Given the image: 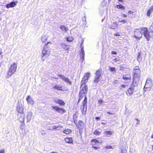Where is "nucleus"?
Instances as JSON below:
<instances>
[{
    "label": "nucleus",
    "instance_id": "nucleus-43",
    "mask_svg": "<svg viewBox=\"0 0 153 153\" xmlns=\"http://www.w3.org/2000/svg\"><path fill=\"white\" fill-rule=\"evenodd\" d=\"M95 119L97 121L100 120V117H95Z\"/></svg>",
    "mask_w": 153,
    "mask_h": 153
},
{
    "label": "nucleus",
    "instance_id": "nucleus-50",
    "mask_svg": "<svg viewBox=\"0 0 153 153\" xmlns=\"http://www.w3.org/2000/svg\"><path fill=\"white\" fill-rule=\"evenodd\" d=\"M111 53L112 54H117V53L115 51H112L111 52Z\"/></svg>",
    "mask_w": 153,
    "mask_h": 153
},
{
    "label": "nucleus",
    "instance_id": "nucleus-6",
    "mask_svg": "<svg viewBox=\"0 0 153 153\" xmlns=\"http://www.w3.org/2000/svg\"><path fill=\"white\" fill-rule=\"evenodd\" d=\"M90 73H86L85 74L81 82V87L87 82L88 79L90 78Z\"/></svg>",
    "mask_w": 153,
    "mask_h": 153
},
{
    "label": "nucleus",
    "instance_id": "nucleus-48",
    "mask_svg": "<svg viewBox=\"0 0 153 153\" xmlns=\"http://www.w3.org/2000/svg\"><path fill=\"white\" fill-rule=\"evenodd\" d=\"M127 15L125 14H123L122 15V17L123 18H126L127 17Z\"/></svg>",
    "mask_w": 153,
    "mask_h": 153
},
{
    "label": "nucleus",
    "instance_id": "nucleus-31",
    "mask_svg": "<svg viewBox=\"0 0 153 153\" xmlns=\"http://www.w3.org/2000/svg\"><path fill=\"white\" fill-rule=\"evenodd\" d=\"M93 134L96 135H98L101 134V132L98 129H97L94 131Z\"/></svg>",
    "mask_w": 153,
    "mask_h": 153
},
{
    "label": "nucleus",
    "instance_id": "nucleus-58",
    "mask_svg": "<svg viewBox=\"0 0 153 153\" xmlns=\"http://www.w3.org/2000/svg\"><path fill=\"white\" fill-rule=\"evenodd\" d=\"M151 7L153 8V5Z\"/></svg>",
    "mask_w": 153,
    "mask_h": 153
},
{
    "label": "nucleus",
    "instance_id": "nucleus-21",
    "mask_svg": "<svg viewBox=\"0 0 153 153\" xmlns=\"http://www.w3.org/2000/svg\"><path fill=\"white\" fill-rule=\"evenodd\" d=\"M80 55L82 61H83L84 60V56L85 55L84 52L83 48L82 47L81 49V51L80 53Z\"/></svg>",
    "mask_w": 153,
    "mask_h": 153
},
{
    "label": "nucleus",
    "instance_id": "nucleus-4",
    "mask_svg": "<svg viewBox=\"0 0 153 153\" xmlns=\"http://www.w3.org/2000/svg\"><path fill=\"white\" fill-rule=\"evenodd\" d=\"M133 78L134 79L138 80L140 76L141 71L139 66H135L134 69Z\"/></svg>",
    "mask_w": 153,
    "mask_h": 153
},
{
    "label": "nucleus",
    "instance_id": "nucleus-2",
    "mask_svg": "<svg viewBox=\"0 0 153 153\" xmlns=\"http://www.w3.org/2000/svg\"><path fill=\"white\" fill-rule=\"evenodd\" d=\"M88 90V88L87 86L85 85L80 90L79 94L78 103L83 98H84V99L83 100H86V101H87V98L86 95L87 93Z\"/></svg>",
    "mask_w": 153,
    "mask_h": 153
},
{
    "label": "nucleus",
    "instance_id": "nucleus-32",
    "mask_svg": "<svg viewBox=\"0 0 153 153\" xmlns=\"http://www.w3.org/2000/svg\"><path fill=\"white\" fill-rule=\"evenodd\" d=\"M67 41L69 42H72L74 40V38L72 37H67L66 38Z\"/></svg>",
    "mask_w": 153,
    "mask_h": 153
},
{
    "label": "nucleus",
    "instance_id": "nucleus-36",
    "mask_svg": "<svg viewBox=\"0 0 153 153\" xmlns=\"http://www.w3.org/2000/svg\"><path fill=\"white\" fill-rule=\"evenodd\" d=\"M100 78L96 76L94 81V83H97L100 81Z\"/></svg>",
    "mask_w": 153,
    "mask_h": 153
},
{
    "label": "nucleus",
    "instance_id": "nucleus-19",
    "mask_svg": "<svg viewBox=\"0 0 153 153\" xmlns=\"http://www.w3.org/2000/svg\"><path fill=\"white\" fill-rule=\"evenodd\" d=\"M65 140L67 143H73V139L71 137H66L65 138Z\"/></svg>",
    "mask_w": 153,
    "mask_h": 153
},
{
    "label": "nucleus",
    "instance_id": "nucleus-39",
    "mask_svg": "<svg viewBox=\"0 0 153 153\" xmlns=\"http://www.w3.org/2000/svg\"><path fill=\"white\" fill-rule=\"evenodd\" d=\"M119 22H120L122 24H124L126 23L127 21L126 20L123 19L120 21Z\"/></svg>",
    "mask_w": 153,
    "mask_h": 153
},
{
    "label": "nucleus",
    "instance_id": "nucleus-12",
    "mask_svg": "<svg viewBox=\"0 0 153 153\" xmlns=\"http://www.w3.org/2000/svg\"><path fill=\"white\" fill-rule=\"evenodd\" d=\"M134 91V88L133 87H130L128 88L126 91V93L128 96L132 95Z\"/></svg>",
    "mask_w": 153,
    "mask_h": 153
},
{
    "label": "nucleus",
    "instance_id": "nucleus-25",
    "mask_svg": "<svg viewBox=\"0 0 153 153\" xmlns=\"http://www.w3.org/2000/svg\"><path fill=\"white\" fill-rule=\"evenodd\" d=\"M60 28L62 31L65 32H67L68 30V29L67 27L63 25H61L60 27Z\"/></svg>",
    "mask_w": 153,
    "mask_h": 153
},
{
    "label": "nucleus",
    "instance_id": "nucleus-22",
    "mask_svg": "<svg viewBox=\"0 0 153 153\" xmlns=\"http://www.w3.org/2000/svg\"><path fill=\"white\" fill-rule=\"evenodd\" d=\"M24 114H21L20 117H19L18 120L22 123H23L24 122Z\"/></svg>",
    "mask_w": 153,
    "mask_h": 153
},
{
    "label": "nucleus",
    "instance_id": "nucleus-51",
    "mask_svg": "<svg viewBox=\"0 0 153 153\" xmlns=\"http://www.w3.org/2000/svg\"><path fill=\"white\" fill-rule=\"evenodd\" d=\"M136 120H137V124H138L140 122L139 120L137 119H136Z\"/></svg>",
    "mask_w": 153,
    "mask_h": 153
},
{
    "label": "nucleus",
    "instance_id": "nucleus-29",
    "mask_svg": "<svg viewBox=\"0 0 153 153\" xmlns=\"http://www.w3.org/2000/svg\"><path fill=\"white\" fill-rule=\"evenodd\" d=\"M26 100L27 101L28 103H30L32 102H33V101L32 99L30 98V97L29 95L27 96L26 98Z\"/></svg>",
    "mask_w": 153,
    "mask_h": 153
},
{
    "label": "nucleus",
    "instance_id": "nucleus-46",
    "mask_svg": "<svg viewBox=\"0 0 153 153\" xmlns=\"http://www.w3.org/2000/svg\"><path fill=\"white\" fill-rule=\"evenodd\" d=\"M107 113L111 115L114 114V111H112V112H111L110 111H108L107 112Z\"/></svg>",
    "mask_w": 153,
    "mask_h": 153
},
{
    "label": "nucleus",
    "instance_id": "nucleus-28",
    "mask_svg": "<svg viewBox=\"0 0 153 153\" xmlns=\"http://www.w3.org/2000/svg\"><path fill=\"white\" fill-rule=\"evenodd\" d=\"M63 132L66 134H68L71 132V130L69 129L66 128L63 130Z\"/></svg>",
    "mask_w": 153,
    "mask_h": 153
},
{
    "label": "nucleus",
    "instance_id": "nucleus-13",
    "mask_svg": "<svg viewBox=\"0 0 153 153\" xmlns=\"http://www.w3.org/2000/svg\"><path fill=\"white\" fill-rule=\"evenodd\" d=\"M17 1H12L6 4V7L7 8H12L15 7L16 5Z\"/></svg>",
    "mask_w": 153,
    "mask_h": 153
},
{
    "label": "nucleus",
    "instance_id": "nucleus-44",
    "mask_svg": "<svg viewBox=\"0 0 153 153\" xmlns=\"http://www.w3.org/2000/svg\"><path fill=\"white\" fill-rule=\"evenodd\" d=\"M107 149H112V146H106V147Z\"/></svg>",
    "mask_w": 153,
    "mask_h": 153
},
{
    "label": "nucleus",
    "instance_id": "nucleus-26",
    "mask_svg": "<svg viewBox=\"0 0 153 153\" xmlns=\"http://www.w3.org/2000/svg\"><path fill=\"white\" fill-rule=\"evenodd\" d=\"M153 11V8L152 7H150L147 11L146 15L148 16H149L152 11Z\"/></svg>",
    "mask_w": 153,
    "mask_h": 153
},
{
    "label": "nucleus",
    "instance_id": "nucleus-11",
    "mask_svg": "<svg viewBox=\"0 0 153 153\" xmlns=\"http://www.w3.org/2000/svg\"><path fill=\"white\" fill-rule=\"evenodd\" d=\"M54 102L55 103L58 104L60 106H64L65 104V103L63 100L59 99L54 100Z\"/></svg>",
    "mask_w": 153,
    "mask_h": 153
},
{
    "label": "nucleus",
    "instance_id": "nucleus-16",
    "mask_svg": "<svg viewBox=\"0 0 153 153\" xmlns=\"http://www.w3.org/2000/svg\"><path fill=\"white\" fill-rule=\"evenodd\" d=\"M123 79L125 80H131V75L129 74H127L123 75L122 77Z\"/></svg>",
    "mask_w": 153,
    "mask_h": 153
},
{
    "label": "nucleus",
    "instance_id": "nucleus-37",
    "mask_svg": "<svg viewBox=\"0 0 153 153\" xmlns=\"http://www.w3.org/2000/svg\"><path fill=\"white\" fill-rule=\"evenodd\" d=\"M104 102V101L102 99H100L98 101V103L100 105H102Z\"/></svg>",
    "mask_w": 153,
    "mask_h": 153
},
{
    "label": "nucleus",
    "instance_id": "nucleus-54",
    "mask_svg": "<svg viewBox=\"0 0 153 153\" xmlns=\"http://www.w3.org/2000/svg\"><path fill=\"white\" fill-rule=\"evenodd\" d=\"M118 1H120V2H123V0H118Z\"/></svg>",
    "mask_w": 153,
    "mask_h": 153
},
{
    "label": "nucleus",
    "instance_id": "nucleus-59",
    "mask_svg": "<svg viewBox=\"0 0 153 153\" xmlns=\"http://www.w3.org/2000/svg\"><path fill=\"white\" fill-rule=\"evenodd\" d=\"M152 25H153V22L152 23Z\"/></svg>",
    "mask_w": 153,
    "mask_h": 153
},
{
    "label": "nucleus",
    "instance_id": "nucleus-20",
    "mask_svg": "<svg viewBox=\"0 0 153 153\" xmlns=\"http://www.w3.org/2000/svg\"><path fill=\"white\" fill-rule=\"evenodd\" d=\"M150 38L152 37L153 36V25H152L150 26L149 29Z\"/></svg>",
    "mask_w": 153,
    "mask_h": 153
},
{
    "label": "nucleus",
    "instance_id": "nucleus-34",
    "mask_svg": "<svg viewBox=\"0 0 153 153\" xmlns=\"http://www.w3.org/2000/svg\"><path fill=\"white\" fill-rule=\"evenodd\" d=\"M113 133V131H108L105 132V134L106 135H111Z\"/></svg>",
    "mask_w": 153,
    "mask_h": 153
},
{
    "label": "nucleus",
    "instance_id": "nucleus-24",
    "mask_svg": "<svg viewBox=\"0 0 153 153\" xmlns=\"http://www.w3.org/2000/svg\"><path fill=\"white\" fill-rule=\"evenodd\" d=\"M62 48L64 49L65 50L68 51L69 49V46L64 43H62L61 44Z\"/></svg>",
    "mask_w": 153,
    "mask_h": 153
},
{
    "label": "nucleus",
    "instance_id": "nucleus-14",
    "mask_svg": "<svg viewBox=\"0 0 153 153\" xmlns=\"http://www.w3.org/2000/svg\"><path fill=\"white\" fill-rule=\"evenodd\" d=\"M117 22H114L111 25H109L108 27L110 29L114 30L117 27Z\"/></svg>",
    "mask_w": 153,
    "mask_h": 153
},
{
    "label": "nucleus",
    "instance_id": "nucleus-33",
    "mask_svg": "<svg viewBox=\"0 0 153 153\" xmlns=\"http://www.w3.org/2000/svg\"><path fill=\"white\" fill-rule=\"evenodd\" d=\"M116 7L118 9H122L123 10H124L125 8L124 6L121 5H116Z\"/></svg>",
    "mask_w": 153,
    "mask_h": 153
},
{
    "label": "nucleus",
    "instance_id": "nucleus-40",
    "mask_svg": "<svg viewBox=\"0 0 153 153\" xmlns=\"http://www.w3.org/2000/svg\"><path fill=\"white\" fill-rule=\"evenodd\" d=\"M110 70L111 71L115 72L116 71L115 68L114 67H110Z\"/></svg>",
    "mask_w": 153,
    "mask_h": 153
},
{
    "label": "nucleus",
    "instance_id": "nucleus-55",
    "mask_svg": "<svg viewBox=\"0 0 153 153\" xmlns=\"http://www.w3.org/2000/svg\"><path fill=\"white\" fill-rule=\"evenodd\" d=\"M58 127H56V126H55L54 128H55V129H56V128H58Z\"/></svg>",
    "mask_w": 153,
    "mask_h": 153
},
{
    "label": "nucleus",
    "instance_id": "nucleus-52",
    "mask_svg": "<svg viewBox=\"0 0 153 153\" xmlns=\"http://www.w3.org/2000/svg\"><path fill=\"white\" fill-rule=\"evenodd\" d=\"M106 123H104V122H102L101 123V124L103 125H105L106 124Z\"/></svg>",
    "mask_w": 153,
    "mask_h": 153
},
{
    "label": "nucleus",
    "instance_id": "nucleus-10",
    "mask_svg": "<svg viewBox=\"0 0 153 153\" xmlns=\"http://www.w3.org/2000/svg\"><path fill=\"white\" fill-rule=\"evenodd\" d=\"M152 79L150 78H148L146 81L145 87L146 88H150L152 87Z\"/></svg>",
    "mask_w": 153,
    "mask_h": 153
},
{
    "label": "nucleus",
    "instance_id": "nucleus-9",
    "mask_svg": "<svg viewBox=\"0 0 153 153\" xmlns=\"http://www.w3.org/2000/svg\"><path fill=\"white\" fill-rule=\"evenodd\" d=\"M51 107L53 110H55L59 114H62L65 113L66 112V111L64 108L57 106H52Z\"/></svg>",
    "mask_w": 153,
    "mask_h": 153
},
{
    "label": "nucleus",
    "instance_id": "nucleus-15",
    "mask_svg": "<svg viewBox=\"0 0 153 153\" xmlns=\"http://www.w3.org/2000/svg\"><path fill=\"white\" fill-rule=\"evenodd\" d=\"M54 89L58 91H63L64 90L62 88V86L59 85H56L53 87Z\"/></svg>",
    "mask_w": 153,
    "mask_h": 153
},
{
    "label": "nucleus",
    "instance_id": "nucleus-5",
    "mask_svg": "<svg viewBox=\"0 0 153 153\" xmlns=\"http://www.w3.org/2000/svg\"><path fill=\"white\" fill-rule=\"evenodd\" d=\"M87 101L86 100H83L80 106V110L82 114L83 115H85L87 110Z\"/></svg>",
    "mask_w": 153,
    "mask_h": 153
},
{
    "label": "nucleus",
    "instance_id": "nucleus-17",
    "mask_svg": "<svg viewBox=\"0 0 153 153\" xmlns=\"http://www.w3.org/2000/svg\"><path fill=\"white\" fill-rule=\"evenodd\" d=\"M83 122L82 121L80 120L79 121L78 123L76 125V126L78 128H79V129H80L83 127Z\"/></svg>",
    "mask_w": 153,
    "mask_h": 153
},
{
    "label": "nucleus",
    "instance_id": "nucleus-42",
    "mask_svg": "<svg viewBox=\"0 0 153 153\" xmlns=\"http://www.w3.org/2000/svg\"><path fill=\"white\" fill-rule=\"evenodd\" d=\"M134 12L131 10H129L128 12V14H132Z\"/></svg>",
    "mask_w": 153,
    "mask_h": 153
},
{
    "label": "nucleus",
    "instance_id": "nucleus-27",
    "mask_svg": "<svg viewBox=\"0 0 153 153\" xmlns=\"http://www.w3.org/2000/svg\"><path fill=\"white\" fill-rule=\"evenodd\" d=\"M101 69H99L95 73V75L96 76L100 77L101 76Z\"/></svg>",
    "mask_w": 153,
    "mask_h": 153
},
{
    "label": "nucleus",
    "instance_id": "nucleus-1",
    "mask_svg": "<svg viewBox=\"0 0 153 153\" xmlns=\"http://www.w3.org/2000/svg\"><path fill=\"white\" fill-rule=\"evenodd\" d=\"M143 32L144 37L148 41L150 40L149 32L147 27H143L139 29H136L134 32V36L137 39H139L142 36Z\"/></svg>",
    "mask_w": 153,
    "mask_h": 153
},
{
    "label": "nucleus",
    "instance_id": "nucleus-7",
    "mask_svg": "<svg viewBox=\"0 0 153 153\" xmlns=\"http://www.w3.org/2000/svg\"><path fill=\"white\" fill-rule=\"evenodd\" d=\"M91 145L92 146V148L95 149H97L100 148V146L97 144L100 143L99 141L96 139L94 138L92 139L91 141Z\"/></svg>",
    "mask_w": 153,
    "mask_h": 153
},
{
    "label": "nucleus",
    "instance_id": "nucleus-57",
    "mask_svg": "<svg viewBox=\"0 0 153 153\" xmlns=\"http://www.w3.org/2000/svg\"><path fill=\"white\" fill-rule=\"evenodd\" d=\"M50 153H55V152H50Z\"/></svg>",
    "mask_w": 153,
    "mask_h": 153
},
{
    "label": "nucleus",
    "instance_id": "nucleus-3",
    "mask_svg": "<svg viewBox=\"0 0 153 153\" xmlns=\"http://www.w3.org/2000/svg\"><path fill=\"white\" fill-rule=\"evenodd\" d=\"M17 67V65L16 63H13L10 65L7 74V78H9L16 71Z\"/></svg>",
    "mask_w": 153,
    "mask_h": 153
},
{
    "label": "nucleus",
    "instance_id": "nucleus-41",
    "mask_svg": "<svg viewBox=\"0 0 153 153\" xmlns=\"http://www.w3.org/2000/svg\"><path fill=\"white\" fill-rule=\"evenodd\" d=\"M120 36V35L119 33H117L114 34V36Z\"/></svg>",
    "mask_w": 153,
    "mask_h": 153
},
{
    "label": "nucleus",
    "instance_id": "nucleus-47",
    "mask_svg": "<svg viewBox=\"0 0 153 153\" xmlns=\"http://www.w3.org/2000/svg\"><path fill=\"white\" fill-rule=\"evenodd\" d=\"M114 60L115 62H116L117 61H120V59H117V58H115L114 59Z\"/></svg>",
    "mask_w": 153,
    "mask_h": 153
},
{
    "label": "nucleus",
    "instance_id": "nucleus-53",
    "mask_svg": "<svg viewBox=\"0 0 153 153\" xmlns=\"http://www.w3.org/2000/svg\"><path fill=\"white\" fill-rule=\"evenodd\" d=\"M120 68H121V69L120 70L123 69L124 68L123 67L122 65H121L120 66Z\"/></svg>",
    "mask_w": 153,
    "mask_h": 153
},
{
    "label": "nucleus",
    "instance_id": "nucleus-23",
    "mask_svg": "<svg viewBox=\"0 0 153 153\" xmlns=\"http://www.w3.org/2000/svg\"><path fill=\"white\" fill-rule=\"evenodd\" d=\"M78 117V111H76L73 115V119L74 122L75 123L77 121V118Z\"/></svg>",
    "mask_w": 153,
    "mask_h": 153
},
{
    "label": "nucleus",
    "instance_id": "nucleus-35",
    "mask_svg": "<svg viewBox=\"0 0 153 153\" xmlns=\"http://www.w3.org/2000/svg\"><path fill=\"white\" fill-rule=\"evenodd\" d=\"M49 56H47L46 55H42V59L43 61H45L47 59Z\"/></svg>",
    "mask_w": 153,
    "mask_h": 153
},
{
    "label": "nucleus",
    "instance_id": "nucleus-8",
    "mask_svg": "<svg viewBox=\"0 0 153 153\" xmlns=\"http://www.w3.org/2000/svg\"><path fill=\"white\" fill-rule=\"evenodd\" d=\"M51 44V43L50 42H49L45 44L44 46V48L42 52V55H46L47 56H49V52L47 50H46L45 49L49 48V46H48V45L50 44V45Z\"/></svg>",
    "mask_w": 153,
    "mask_h": 153
},
{
    "label": "nucleus",
    "instance_id": "nucleus-49",
    "mask_svg": "<svg viewBox=\"0 0 153 153\" xmlns=\"http://www.w3.org/2000/svg\"><path fill=\"white\" fill-rule=\"evenodd\" d=\"M0 153H4V149H2L0 150Z\"/></svg>",
    "mask_w": 153,
    "mask_h": 153
},
{
    "label": "nucleus",
    "instance_id": "nucleus-56",
    "mask_svg": "<svg viewBox=\"0 0 153 153\" xmlns=\"http://www.w3.org/2000/svg\"><path fill=\"white\" fill-rule=\"evenodd\" d=\"M54 78L56 79H58V77Z\"/></svg>",
    "mask_w": 153,
    "mask_h": 153
},
{
    "label": "nucleus",
    "instance_id": "nucleus-18",
    "mask_svg": "<svg viewBox=\"0 0 153 153\" xmlns=\"http://www.w3.org/2000/svg\"><path fill=\"white\" fill-rule=\"evenodd\" d=\"M17 111L18 112L20 113L21 114H24L23 112V108L22 106H17Z\"/></svg>",
    "mask_w": 153,
    "mask_h": 153
},
{
    "label": "nucleus",
    "instance_id": "nucleus-38",
    "mask_svg": "<svg viewBox=\"0 0 153 153\" xmlns=\"http://www.w3.org/2000/svg\"><path fill=\"white\" fill-rule=\"evenodd\" d=\"M58 76L61 79H62L63 80H64L65 78L63 75L60 74H58Z\"/></svg>",
    "mask_w": 153,
    "mask_h": 153
},
{
    "label": "nucleus",
    "instance_id": "nucleus-30",
    "mask_svg": "<svg viewBox=\"0 0 153 153\" xmlns=\"http://www.w3.org/2000/svg\"><path fill=\"white\" fill-rule=\"evenodd\" d=\"M65 82L68 83L69 85H71L72 84V82L70 79L68 77H65L64 80Z\"/></svg>",
    "mask_w": 153,
    "mask_h": 153
},
{
    "label": "nucleus",
    "instance_id": "nucleus-60",
    "mask_svg": "<svg viewBox=\"0 0 153 153\" xmlns=\"http://www.w3.org/2000/svg\"><path fill=\"white\" fill-rule=\"evenodd\" d=\"M1 54V53H0V55Z\"/></svg>",
    "mask_w": 153,
    "mask_h": 153
},
{
    "label": "nucleus",
    "instance_id": "nucleus-45",
    "mask_svg": "<svg viewBox=\"0 0 153 153\" xmlns=\"http://www.w3.org/2000/svg\"><path fill=\"white\" fill-rule=\"evenodd\" d=\"M120 87L121 88H124L126 87V85H125L122 84L120 86Z\"/></svg>",
    "mask_w": 153,
    "mask_h": 153
}]
</instances>
